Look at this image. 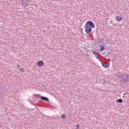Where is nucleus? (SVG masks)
<instances>
[{
	"instance_id": "0eeeda50",
	"label": "nucleus",
	"mask_w": 129,
	"mask_h": 129,
	"mask_svg": "<svg viewBox=\"0 0 129 129\" xmlns=\"http://www.w3.org/2000/svg\"><path fill=\"white\" fill-rule=\"evenodd\" d=\"M41 100H43V101H49V98L46 97H43L42 96L41 97Z\"/></svg>"
},
{
	"instance_id": "f8f14e48",
	"label": "nucleus",
	"mask_w": 129,
	"mask_h": 129,
	"mask_svg": "<svg viewBox=\"0 0 129 129\" xmlns=\"http://www.w3.org/2000/svg\"><path fill=\"white\" fill-rule=\"evenodd\" d=\"M76 129H79V128H80V124H77L76 125Z\"/></svg>"
},
{
	"instance_id": "7ed1b4c3",
	"label": "nucleus",
	"mask_w": 129,
	"mask_h": 129,
	"mask_svg": "<svg viewBox=\"0 0 129 129\" xmlns=\"http://www.w3.org/2000/svg\"><path fill=\"white\" fill-rule=\"evenodd\" d=\"M128 80H129V76H127V75H123L122 77L121 81L123 83H124L125 82H128Z\"/></svg>"
},
{
	"instance_id": "39448f33",
	"label": "nucleus",
	"mask_w": 129,
	"mask_h": 129,
	"mask_svg": "<svg viewBox=\"0 0 129 129\" xmlns=\"http://www.w3.org/2000/svg\"><path fill=\"white\" fill-rule=\"evenodd\" d=\"M102 65L103 67L106 68V67H108V66H109V63L106 62H102Z\"/></svg>"
},
{
	"instance_id": "f03ea898",
	"label": "nucleus",
	"mask_w": 129,
	"mask_h": 129,
	"mask_svg": "<svg viewBox=\"0 0 129 129\" xmlns=\"http://www.w3.org/2000/svg\"><path fill=\"white\" fill-rule=\"evenodd\" d=\"M21 5L24 8L29 6V0H22Z\"/></svg>"
},
{
	"instance_id": "4468645a",
	"label": "nucleus",
	"mask_w": 129,
	"mask_h": 129,
	"mask_svg": "<svg viewBox=\"0 0 129 129\" xmlns=\"http://www.w3.org/2000/svg\"><path fill=\"white\" fill-rule=\"evenodd\" d=\"M17 67L19 69V68H20V67H21V66H20V64H17Z\"/></svg>"
},
{
	"instance_id": "423d86ee",
	"label": "nucleus",
	"mask_w": 129,
	"mask_h": 129,
	"mask_svg": "<svg viewBox=\"0 0 129 129\" xmlns=\"http://www.w3.org/2000/svg\"><path fill=\"white\" fill-rule=\"evenodd\" d=\"M116 19L117 22H121L122 21V17L117 16L116 17Z\"/></svg>"
},
{
	"instance_id": "1a4fd4ad",
	"label": "nucleus",
	"mask_w": 129,
	"mask_h": 129,
	"mask_svg": "<svg viewBox=\"0 0 129 129\" xmlns=\"http://www.w3.org/2000/svg\"><path fill=\"white\" fill-rule=\"evenodd\" d=\"M116 102H118V103H122V100L121 99H118L116 100Z\"/></svg>"
},
{
	"instance_id": "9d476101",
	"label": "nucleus",
	"mask_w": 129,
	"mask_h": 129,
	"mask_svg": "<svg viewBox=\"0 0 129 129\" xmlns=\"http://www.w3.org/2000/svg\"><path fill=\"white\" fill-rule=\"evenodd\" d=\"M93 54L95 55V57L98 59V55H97V53L96 52V51H94L93 52Z\"/></svg>"
},
{
	"instance_id": "ddd939ff",
	"label": "nucleus",
	"mask_w": 129,
	"mask_h": 129,
	"mask_svg": "<svg viewBox=\"0 0 129 129\" xmlns=\"http://www.w3.org/2000/svg\"><path fill=\"white\" fill-rule=\"evenodd\" d=\"M19 70L21 72H24V68H21V69H19Z\"/></svg>"
},
{
	"instance_id": "20e7f679",
	"label": "nucleus",
	"mask_w": 129,
	"mask_h": 129,
	"mask_svg": "<svg viewBox=\"0 0 129 129\" xmlns=\"http://www.w3.org/2000/svg\"><path fill=\"white\" fill-rule=\"evenodd\" d=\"M44 65V61L43 60H39L37 62V66L38 67H42Z\"/></svg>"
},
{
	"instance_id": "f257e3e1",
	"label": "nucleus",
	"mask_w": 129,
	"mask_h": 129,
	"mask_svg": "<svg viewBox=\"0 0 129 129\" xmlns=\"http://www.w3.org/2000/svg\"><path fill=\"white\" fill-rule=\"evenodd\" d=\"M94 28H95V25L93 22L89 21L86 23L85 31L87 34H89L92 32V29H94Z\"/></svg>"
},
{
	"instance_id": "9b49d317",
	"label": "nucleus",
	"mask_w": 129,
	"mask_h": 129,
	"mask_svg": "<svg viewBox=\"0 0 129 129\" xmlns=\"http://www.w3.org/2000/svg\"><path fill=\"white\" fill-rule=\"evenodd\" d=\"M61 118L65 119L66 118V115L65 114L61 115Z\"/></svg>"
},
{
	"instance_id": "6e6552de",
	"label": "nucleus",
	"mask_w": 129,
	"mask_h": 129,
	"mask_svg": "<svg viewBox=\"0 0 129 129\" xmlns=\"http://www.w3.org/2000/svg\"><path fill=\"white\" fill-rule=\"evenodd\" d=\"M104 49H105L104 48V46L103 45H101L100 47V50L101 51V52H102L103 51H104Z\"/></svg>"
},
{
	"instance_id": "2eb2a0df",
	"label": "nucleus",
	"mask_w": 129,
	"mask_h": 129,
	"mask_svg": "<svg viewBox=\"0 0 129 129\" xmlns=\"http://www.w3.org/2000/svg\"><path fill=\"white\" fill-rule=\"evenodd\" d=\"M2 92V88L0 87V93Z\"/></svg>"
}]
</instances>
